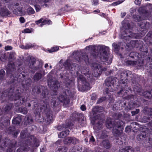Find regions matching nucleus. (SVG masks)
Wrapping results in <instances>:
<instances>
[{
  "instance_id": "obj_1",
  "label": "nucleus",
  "mask_w": 152,
  "mask_h": 152,
  "mask_svg": "<svg viewBox=\"0 0 152 152\" xmlns=\"http://www.w3.org/2000/svg\"><path fill=\"white\" fill-rule=\"evenodd\" d=\"M86 50L93 52L92 54L91 53H84L83 52H79L74 51L73 53L74 57L78 61L83 60L86 62H88L89 59H91L98 56L101 61L106 62L107 64L112 62V60L109 58V48L104 45H99L96 46L95 45H90L86 47Z\"/></svg>"
},
{
  "instance_id": "obj_2",
  "label": "nucleus",
  "mask_w": 152,
  "mask_h": 152,
  "mask_svg": "<svg viewBox=\"0 0 152 152\" xmlns=\"http://www.w3.org/2000/svg\"><path fill=\"white\" fill-rule=\"evenodd\" d=\"M116 117L115 120L108 118L106 120V125L108 129L113 128V133L114 136L116 137V143L118 145H121L123 142L120 140V136L122 133L124 126V123L122 121L119 120V118L122 116L121 114L118 113L115 114Z\"/></svg>"
},
{
  "instance_id": "obj_3",
  "label": "nucleus",
  "mask_w": 152,
  "mask_h": 152,
  "mask_svg": "<svg viewBox=\"0 0 152 152\" xmlns=\"http://www.w3.org/2000/svg\"><path fill=\"white\" fill-rule=\"evenodd\" d=\"M14 88L13 87L11 88L2 92L1 97L2 100L1 102H6L8 100L11 101H15L19 100L20 98V93L19 90L17 89L14 92Z\"/></svg>"
},
{
  "instance_id": "obj_4",
  "label": "nucleus",
  "mask_w": 152,
  "mask_h": 152,
  "mask_svg": "<svg viewBox=\"0 0 152 152\" xmlns=\"http://www.w3.org/2000/svg\"><path fill=\"white\" fill-rule=\"evenodd\" d=\"M7 75L10 77V83H14L17 81L19 82H22L24 80V76L23 74L18 73L12 64H9L7 71Z\"/></svg>"
},
{
  "instance_id": "obj_5",
  "label": "nucleus",
  "mask_w": 152,
  "mask_h": 152,
  "mask_svg": "<svg viewBox=\"0 0 152 152\" xmlns=\"http://www.w3.org/2000/svg\"><path fill=\"white\" fill-rule=\"evenodd\" d=\"M43 109L44 114L45 115L46 118L44 119L43 116L41 117L40 115H37L36 116L37 118H38V120L40 122H45L47 124H49L51 123L53 118V115L52 114V112L50 110L49 107L46 106L45 107L44 106L42 108Z\"/></svg>"
},
{
  "instance_id": "obj_6",
  "label": "nucleus",
  "mask_w": 152,
  "mask_h": 152,
  "mask_svg": "<svg viewBox=\"0 0 152 152\" xmlns=\"http://www.w3.org/2000/svg\"><path fill=\"white\" fill-rule=\"evenodd\" d=\"M131 30L130 24L129 23L125 24L121 29L122 32L121 35V38L126 40L130 38H136V34L132 33Z\"/></svg>"
},
{
  "instance_id": "obj_7",
  "label": "nucleus",
  "mask_w": 152,
  "mask_h": 152,
  "mask_svg": "<svg viewBox=\"0 0 152 152\" xmlns=\"http://www.w3.org/2000/svg\"><path fill=\"white\" fill-rule=\"evenodd\" d=\"M26 140V145L25 147L22 148L23 151H28L31 147H37L39 145L38 140L34 139V137L32 135L28 136Z\"/></svg>"
},
{
  "instance_id": "obj_8",
  "label": "nucleus",
  "mask_w": 152,
  "mask_h": 152,
  "mask_svg": "<svg viewBox=\"0 0 152 152\" xmlns=\"http://www.w3.org/2000/svg\"><path fill=\"white\" fill-rule=\"evenodd\" d=\"M71 95V92L69 89L65 90L64 92L63 93L60 95L58 98V99L60 102L63 103V105L65 107H66L69 103L70 99L69 96Z\"/></svg>"
},
{
  "instance_id": "obj_9",
  "label": "nucleus",
  "mask_w": 152,
  "mask_h": 152,
  "mask_svg": "<svg viewBox=\"0 0 152 152\" xmlns=\"http://www.w3.org/2000/svg\"><path fill=\"white\" fill-rule=\"evenodd\" d=\"M71 95V92L69 89L65 90L64 92L63 93L60 95L58 98V99L60 102L63 103V105L65 107H66L69 103L70 99L69 96Z\"/></svg>"
},
{
  "instance_id": "obj_10",
  "label": "nucleus",
  "mask_w": 152,
  "mask_h": 152,
  "mask_svg": "<svg viewBox=\"0 0 152 152\" xmlns=\"http://www.w3.org/2000/svg\"><path fill=\"white\" fill-rule=\"evenodd\" d=\"M118 79L116 77H108L107 78L105 81L104 86L105 88V91L108 94L109 91H112L113 88L116 80Z\"/></svg>"
},
{
  "instance_id": "obj_11",
  "label": "nucleus",
  "mask_w": 152,
  "mask_h": 152,
  "mask_svg": "<svg viewBox=\"0 0 152 152\" xmlns=\"http://www.w3.org/2000/svg\"><path fill=\"white\" fill-rule=\"evenodd\" d=\"M91 67L94 71L92 75L95 77L99 76L103 71L107 70L106 68L102 67L100 64L95 62L92 64Z\"/></svg>"
},
{
  "instance_id": "obj_12",
  "label": "nucleus",
  "mask_w": 152,
  "mask_h": 152,
  "mask_svg": "<svg viewBox=\"0 0 152 152\" xmlns=\"http://www.w3.org/2000/svg\"><path fill=\"white\" fill-rule=\"evenodd\" d=\"M102 116L99 117L97 115L94 117V118L96 120L95 124L94 126V129L96 131H98L103 128V120L104 119V115H101Z\"/></svg>"
},
{
  "instance_id": "obj_13",
  "label": "nucleus",
  "mask_w": 152,
  "mask_h": 152,
  "mask_svg": "<svg viewBox=\"0 0 152 152\" xmlns=\"http://www.w3.org/2000/svg\"><path fill=\"white\" fill-rule=\"evenodd\" d=\"M63 66L65 69L67 70L73 71L76 69L77 70V67H78L79 65L75 63H72L69 59L66 60L64 63Z\"/></svg>"
},
{
  "instance_id": "obj_14",
  "label": "nucleus",
  "mask_w": 152,
  "mask_h": 152,
  "mask_svg": "<svg viewBox=\"0 0 152 152\" xmlns=\"http://www.w3.org/2000/svg\"><path fill=\"white\" fill-rule=\"evenodd\" d=\"M129 73L131 74L130 72L128 71H124L119 73L118 77L119 78L121 79V83L123 84H124V86H126L128 82L127 77H129L128 75Z\"/></svg>"
},
{
  "instance_id": "obj_15",
  "label": "nucleus",
  "mask_w": 152,
  "mask_h": 152,
  "mask_svg": "<svg viewBox=\"0 0 152 152\" xmlns=\"http://www.w3.org/2000/svg\"><path fill=\"white\" fill-rule=\"evenodd\" d=\"M31 61L29 62L28 64L29 67L30 68L33 69V70L36 71L42 67L43 64L42 61H39L38 62L39 64L38 65V66H34V64L36 62L35 59L34 58H31Z\"/></svg>"
},
{
  "instance_id": "obj_16",
  "label": "nucleus",
  "mask_w": 152,
  "mask_h": 152,
  "mask_svg": "<svg viewBox=\"0 0 152 152\" xmlns=\"http://www.w3.org/2000/svg\"><path fill=\"white\" fill-rule=\"evenodd\" d=\"M77 68L80 70L81 74L86 76L88 78L92 77V75L91 74L89 68L87 66H84L79 65L78 67H77Z\"/></svg>"
},
{
  "instance_id": "obj_17",
  "label": "nucleus",
  "mask_w": 152,
  "mask_h": 152,
  "mask_svg": "<svg viewBox=\"0 0 152 152\" xmlns=\"http://www.w3.org/2000/svg\"><path fill=\"white\" fill-rule=\"evenodd\" d=\"M48 85L54 91L57 89L60 86V84L56 80L50 79L48 80Z\"/></svg>"
},
{
  "instance_id": "obj_18",
  "label": "nucleus",
  "mask_w": 152,
  "mask_h": 152,
  "mask_svg": "<svg viewBox=\"0 0 152 152\" xmlns=\"http://www.w3.org/2000/svg\"><path fill=\"white\" fill-rule=\"evenodd\" d=\"M65 71H66V74L64 75V73H61L60 75V77L65 80L64 82L66 84V86L67 87L69 88L70 87V85L72 83V81L69 79L68 76V73H67L66 70L64 71V72Z\"/></svg>"
},
{
  "instance_id": "obj_19",
  "label": "nucleus",
  "mask_w": 152,
  "mask_h": 152,
  "mask_svg": "<svg viewBox=\"0 0 152 152\" xmlns=\"http://www.w3.org/2000/svg\"><path fill=\"white\" fill-rule=\"evenodd\" d=\"M32 80L30 78H27L23 80L21 83L22 87L25 90L29 89L32 83Z\"/></svg>"
},
{
  "instance_id": "obj_20",
  "label": "nucleus",
  "mask_w": 152,
  "mask_h": 152,
  "mask_svg": "<svg viewBox=\"0 0 152 152\" xmlns=\"http://www.w3.org/2000/svg\"><path fill=\"white\" fill-rule=\"evenodd\" d=\"M92 111L93 113L94 117L95 115L96 116L97 115L99 117H101L102 116L101 115H103L102 113L96 114L98 113L102 112L103 111V107L100 106H96L92 108Z\"/></svg>"
},
{
  "instance_id": "obj_21",
  "label": "nucleus",
  "mask_w": 152,
  "mask_h": 152,
  "mask_svg": "<svg viewBox=\"0 0 152 152\" xmlns=\"http://www.w3.org/2000/svg\"><path fill=\"white\" fill-rule=\"evenodd\" d=\"M79 86H77L78 88V90L81 91H83L89 89L91 88L89 83L86 80L82 83V84Z\"/></svg>"
},
{
  "instance_id": "obj_22",
  "label": "nucleus",
  "mask_w": 152,
  "mask_h": 152,
  "mask_svg": "<svg viewBox=\"0 0 152 152\" xmlns=\"http://www.w3.org/2000/svg\"><path fill=\"white\" fill-rule=\"evenodd\" d=\"M149 130L148 129H147L145 131L141 132L137 136V140L139 141H142L144 140L147 137V132Z\"/></svg>"
},
{
  "instance_id": "obj_23",
  "label": "nucleus",
  "mask_w": 152,
  "mask_h": 152,
  "mask_svg": "<svg viewBox=\"0 0 152 152\" xmlns=\"http://www.w3.org/2000/svg\"><path fill=\"white\" fill-rule=\"evenodd\" d=\"M138 25L140 27V29H141V31H142L146 30L150 27L149 23L146 21L142 22L141 23H139Z\"/></svg>"
},
{
  "instance_id": "obj_24",
  "label": "nucleus",
  "mask_w": 152,
  "mask_h": 152,
  "mask_svg": "<svg viewBox=\"0 0 152 152\" xmlns=\"http://www.w3.org/2000/svg\"><path fill=\"white\" fill-rule=\"evenodd\" d=\"M41 94L42 98L45 99H48L50 96L49 91L46 88L43 87V89Z\"/></svg>"
},
{
  "instance_id": "obj_25",
  "label": "nucleus",
  "mask_w": 152,
  "mask_h": 152,
  "mask_svg": "<svg viewBox=\"0 0 152 152\" xmlns=\"http://www.w3.org/2000/svg\"><path fill=\"white\" fill-rule=\"evenodd\" d=\"M43 89V86H35L32 89V94L34 95H36L40 93L41 89Z\"/></svg>"
},
{
  "instance_id": "obj_26",
  "label": "nucleus",
  "mask_w": 152,
  "mask_h": 152,
  "mask_svg": "<svg viewBox=\"0 0 152 152\" xmlns=\"http://www.w3.org/2000/svg\"><path fill=\"white\" fill-rule=\"evenodd\" d=\"M111 143L108 140H103L100 143V145L105 148L106 149H109L111 147Z\"/></svg>"
},
{
  "instance_id": "obj_27",
  "label": "nucleus",
  "mask_w": 152,
  "mask_h": 152,
  "mask_svg": "<svg viewBox=\"0 0 152 152\" xmlns=\"http://www.w3.org/2000/svg\"><path fill=\"white\" fill-rule=\"evenodd\" d=\"M76 74L77 76L78 86H79V85H81L82 83L86 80L82 75L79 73L77 71H76Z\"/></svg>"
},
{
  "instance_id": "obj_28",
  "label": "nucleus",
  "mask_w": 152,
  "mask_h": 152,
  "mask_svg": "<svg viewBox=\"0 0 152 152\" xmlns=\"http://www.w3.org/2000/svg\"><path fill=\"white\" fill-rule=\"evenodd\" d=\"M73 125V124L71 123V122H69L68 123H66L65 124H63L62 125H59L57 127V129L59 131H61L64 129H65L68 127H70V126Z\"/></svg>"
},
{
  "instance_id": "obj_29",
  "label": "nucleus",
  "mask_w": 152,
  "mask_h": 152,
  "mask_svg": "<svg viewBox=\"0 0 152 152\" xmlns=\"http://www.w3.org/2000/svg\"><path fill=\"white\" fill-rule=\"evenodd\" d=\"M133 90L136 94H138L139 95H142V90L141 86L139 84H137L134 86Z\"/></svg>"
},
{
  "instance_id": "obj_30",
  "label": "nucleus",
  "mask_w": 152,
  "mask_h": 152,
  "mask_svg": "<svg viewBox=\"0 0 152 152\" xmlns=\"http://www.w3.org/2000/svg\"><path fill=\"white\" fill-rule=\"evenodd\" d=\"M127 84L126 85H127ZM123 85V86L122 85V89L120 90V91L118 92V94H121L124 95V93H127L126 91L128 90L132 91L131 89L129 87H128V86H124V84Z\"/></svg>"
},
{
  "instance_id": "obj_31",
  "label": "nucleus",
  "mask_w": 152,
  "mask_h": 152,
  "mask_svg": "<svg viewBox=\"0 0 152 152\" xmlns=\"http://www.w3.org/2000/svg\"><path fill=\"white\" fill-rule=\"evenodd\" d=\"M0 14L1 16H4L8 15L10 13L5 7H1L0 8Z\"/></svg>"
},
{
  "instance_id": "obj_32",
  "label": "nucleus",
  "mask_w": 152,
  "mask_h": 152,
  "mask_svg": "<svg viewBox=\"0 0 152 152\" xmlns=\"http://www.w3.org/2000/svg\"><path fill=\"white\" fill-rule=\"evenodd\" d=\"M134 148L130 146H126L119 150V152H134Z\"/></svg>"
},
{
  "instance_id": "obj_33",
  "label": "nucleus",
  "mask_w": 152,
  "mask_h": 152,
  "mask_svg": "<svg viewBox=\"0 0 152 152\" xmlns=\"http://www.w3.org/2000/svg\"><path fill=\"white\" fill-rule=\"evenodd\" d=\"M60 104V102L58 99L55 97L53 98L51 101V105L53 107H55Z\"/></svg>"
},
{
  "instance_id": "obj_34",
  "label": "nucleus",
  "mask_w": 152,
  "mask_h": 152,
  "mask_svg": "<svg viewBox=\"0 0 152 152\" xmlns=\"http://www.w3.org/2000/svg\"><path fill=\"white\" fill-rule=\"evenodd\" d=\"M11 141L10 139L6 138H5L4 140L3 141V146H7V144L10 145V144H11L12 148H13L15 147V144L16 143L15 142V144L11 143Z\"/></svg>"
},
{
  "instance_id": "obj_35",
  "label": "nucleus",
  "mask_w": 152,
  "mask_h": 152,
  "mask_svg": "<svg viewBox=\"0 0 152 152\" xmlns=\"http://www.w3.org/2000/svg\"><path fill=\"white\" fill-rule=\"evenodd\" d=\"M21 118L20 116H18L14 118L12 121L13 124L19 125L21 121Z\"/></svg>"
},
{
  "instance_id": "obj_36",
  "label": "nucleus",
  "mask_w": 152,
  "mask_h": 152,
  "mask_svg": "<svg viewBox=\"0 0 152 152\" xmlns=\"http://www.w3.org/2000/svg\"><path fill=\"white\" fill-rule=\"evenodd\" d=\"M151 92V90L150 91H147L142 92V95L145 98L149 99L152 98V94Z\"/></svg>"
},
{
  "instance_id": "obj_37",
  "label": "nucleus",
  "mask_w": 152,
  "mask_h": 152,
  "mask_svg": "<svg viewBox=\"0 0 152 152\" xmlns=\"http://www.w3.org/2000/svg\"><path fill=\"white\" fill-rule=\"evenodd\" d=\"M69 132L68 130H66L65 131H62L58 134V137L59 138H62L65 137L69 134Z\"/></svg>"
},
{
  "instance_id": "obj_38",
  "label": "nucleus",
  "mask_w": 152,
  "mask_h": 152,
  "mask_svg": "<svg viewBox=\"0 0 152 152\" xmlns=\"http://www.w3.org/2000/svg\"><path fill=\"white\" fill-rule=\"evenodd\" d=\"M130 45L132 47H136V48H138V45L139 44H141V41H138L137 40H132L130 42Z\"/></svg>"
},
{
  "instance_id": "obj_39",
  "label": "nucleus",
  "mask_w": 152,
  "mask_h": 152,
  "mask_svg": "<svg viewBox=\"0 0 152 152\" xmlns=\"http://www.w3.org/2000/svg\"><path fill=\"white\" fill-rule=\"evenodd\" d=\"M121 43H120L119 45H118L115 43H114L113 44L112 46L114 48V51L115 53H118L119 49V48L121 45Z\"/></svg>"
},
{
  "instance_id": "obj_40",
  "label": "nucleus",
  "mask_w": 152,
  "mask_h": 152,
  "mask_svg": "<svg viewBox=\"0 0 152 152\" xmlns=\"http://www.w3.org/2000/svg\"><path fill=\"white\" fill-rule=\"evenodd\" d=\"M42 77V75L40 73H36L34 77L33 78L35 80L38 81Z\"/></svg>"
},
{
  "instance_id": "obj_41",
  "label": "nucleus",
  "mask_w": 152,
  "mask_h": 152,
  "mask_svg": "<svg viewBox=\"0 0 152 152\" xmlns=\"http://www.w3.org/2000/svg\"><path fill=\"white\" fill-rule=\"evenodd\" d=\"M13 107V104L10 103L6 105L4 110L5 111H9L11 110Z\"/></svg>"
},
{
  "instance_id": "obj_42",
  "label": "nucleus",
  "mask_w": 152,
  "mask_h": 152,
  "mask_svg": "<svg viewBox=\"0 0 152 152\" xmlns=\"http://www.w3.org/2000/svg\"><path fill=\"white\" fill-rule=\"evenodd\" d=\"M67 148L65 146H61L57 149L56 152H66L67 151Z\"/></svg>"
},
{
  "instance_id": "obj_43",
  "label": "nucleus",
  "mask_w": 152,
  "mask_h": 152,
  "mask_svg": "<svg viewBox=\"0 0 152 152\" xmlns=\"http://www.w3.org/2000/svg\"><path fill=\"white\" fill-rule=\"evenodd\" d=\"M139 50L140 51L145 52L147 53L148 52V49L146 46L141 45L140 47H138Z\"/></svg>"
},
{
  "instance_id": "obj_44",
  "label": "nucleus",
  "mask_w": 152,
  "mask_h": 152,
  "mask_svg": "<svg viewBox=\"0 0 152 152\" xmlns=\"http://www.w3.org/2000/svg\"><path fill=\"white\" fill-rule=\"evenodd\" d=\"M26 101V99L25 98H22V100H19L18 102L15 103L16 106H18L23 104Z\"/></svg>"
},
{
  "instance_id": "obj_45",
  "label": "nucleus",
  "mask_w": 152,
  "mask_h": 152,
  "mask_svg": "<svg viewBox=\"0 0 152 152\" xmlns=\"http://www.w3.org/2000/svg\"><path fill=\"white\" fill-rule=\"evenodd\" d=\"M107 134V132L105 131H102L100 137V138L103 139L106 138L108 136Z\"/></svg>"
},
{
  "instance_id": "obj_46",
  "label": "nucleus",
  "mask_w": 152,
  "mask_h": 152,
  "mask_svg": "<svg viewBox=\"0 0 152 152\" xmlns=\"http://www.w3.org/2000/svg\"><path fill=\"white\" fill-rule=\"evenodd\" d=\"M6 53H3L2 51H0V59L1 61H4L6 59Z\"/></svg>"
},
{
  "instance_id": "obj_47",
  "label": "nucleus",
  "mask_w": 152,
  "mask_h": 152,
  "mask_svg": "<svg viewBox=\"0 0 152 152\" xmlns=\"http://www.w3.org/2000/svg\"><path fill=\"white\" fill-rule=\"evenodd\" d=\"M63 142L64 144H70L71 143V137H68L65 138Z\"/></svg>"
},
{
  "instance_id": "obj_48",
  "label": "nucleus",
  "mask_w": 152,
  "mask_h": 152,
  "mask_svg": "<svg viewBox=\"0 0 152 152\" xmlns=\"http://www.w3.org/2000/svg\"><path fill=\"white\" fill-rule=\"evenodd\" d=\"M27 109L25 107H21L18 108V111L23 114H26L27 113Z\"/></svg>"
},
{
  "instance_id": "obj_49",
  "label": "nucleus",
  "mask_w": 152,
  "mask_h": 152,
  "mask_svg": "<svg viewBox=\"0 0 152 152\" xmlns=\"http://www.w3.org/2000/svg\"><path fill=\"white\" fill-rule=\"evenodd\" d=\"M138 54L137 53L134 52H132L129 54L130 57L133 58H138Z\"/></svg>"
},
{
  "instance_id": "obj_50",
  "label": "nucleus",
  "mask_w": 152,
  "mask_h": 152,
  "mask_svg": "<svg viewBox=\"0 0 152 152\" xmlns=\"http://www.w3.org/2000/svg\"><path fill=\"white\" fill-rule=\"evenodd\" d=\"M137 107V104L131 102L129 104L128 108L130 110H132Z\"/></svg>"
},
{
  "instance_id": "obj_51",
  "label": "nucleus",
  "mask_w": 152,
  "mask_h": 152,
  "mask_svg": "<svg viewBox=\"0 0 152 152\" xmlns=\"http://www.w3.org/2000/svg\"><path fill=\"white\" fill-rule=\"evenodd\" d=\"M150 120V118L148 116H144L142 119V121L145 123Z\"/></svg>"
},
{
  "instance_id": "obj_52",
  "label": "nucleus",
  "mask_w": 152,
  "mask_h": 152,
  "mask_svg": "<svg viewBox=\"0 0 152 152\" xmlns=\"http://www.w3.org/2000/svg\"><path fill=\"white\" fill-rule=\"evenodd\" d=\"M133 17L135 19V20L137 21H139L144 19V18H143L141 16L138 15H134Z\"/></svg>"
},
{
  "instance_id": "obj_53",
  "label": "nucleus",
  "mask_w": 152,
  "mask_h": 152,
  "mask_svg": "<svg viewBox=\"0 0 152 152\" xmlns=\"http://www.w3.org/2000/svg\"><path fill=\"white\" fill-rule=\"evenodd\" d=\"M125 62L126 64L128 65H134V61L131 60H125Z\"/></svg>"
},
{
  "instance_id": "obj_54",
  "label": "nucleus",
  "mask_w": 152,
  "mask_h": 152,
  "mask_svg": "<svg viewBox=\"0 0 152 152\" xmlns=\"http://www.w3.org/2000/svg\"><path fill=\"white\" fill-rule=\"evenodd\" d=\"M35 12L34 9L31 7H30L27 9V13L28 15H30L34 14Z\"/></svg>"
},
{
  "instance_id": "obj_55",
  "label": "nucleus",
  "mask_w": 152,
  "mask_h": 152,
  "mask_svg": "<svg viewBox=\"0 0 152 152\" xmlns=\"http://www.w3.org/2000/svg\"><path fill=\"white\" fill-rule=\"evenodd\" d=\"M25 118L26 119V123L27 122L28 123V124H31V122L32 121V119L30 116H27Z\"/></svg>"
},
{
  "instance_id": "obj_56",
  "label": "nucleus",
  "mask_w": 152,
  "mask_h": 152,
  "mask_svg": "<svg viewBox=\"0 0 152 152\" xmlns=\"http://www.w3.org/2000/svg\"><path fill=\"white\" fill-rule=\"evenodd\" d=\"M51 22V21L50 20H44L43 19L42 22V23L41 24L40 26H42L46 24H50Z\"/></svg>"
},
{
  "instance_id": "obj_57",
  "label": "nucleus",
  "mask_w": 152,
  "mask_h": 152,
  "mask_svg": "<svg viewBox=\"0 0 152 152\" xmlns=\"http://www.w3.org/2000/svg\"><path fill=\"white\" fill-rule=\"evenodd\" d=\"M134 95L131 94L126 96L125 97H124V98H125V99L127 100L130 99V100L133 101V100H134Z\"/></svg>"
},
{
  "instance_id": "obj_58",
  "label": "nucleus",
  "mask_w": 152,
  "mask_h": 152,
  "mask_svg": "<svg viewBox=\"0 0 152 152\" xmlns=\"http://www.w3.org/2000/svg\"><path fill=\"white\" fill-rule=\"evenodd\" d=\"M5 74V72L3 69L0 70V79L3 80Z\"/></svg>"
},
{
  "instance_id": "obj_59",
  "label": "nucleus",
  "mask_w": 152,
  "mask_h": 152,
  "mask_svg": "<svg viewBox=\"0 0 152 152\" xmlns=\"http://www.w3.org/2000/svg\"><path fill=\"white\" fill-rule=\"evenodd\" d=\"M15 128L13 126L10 127L7 130V132L10 133L11 132H15Z\"/></svg>"
},
{
  "instance_id": "obj_60",
  "label": "nucleus",
  "mask_w": 152,
  "mask_h": 152,
  "mask_svg": "<svg viewBox=\"0 0 152 152\" xmlns=\"http://www.w3.org/2000/svg\"><path fill=\"white\" fill-rule=\"evenodd\" d=\"M79 142V140L75 137H71V143L75 144Z\"/></svg>"
},
{
  "instance_id": "obj_61",
  "label": "nucleus",
  "mask_w": 152,
  "mask_h": 152,
  "mask_svg": "<svg viewBox=\"0 0 152 152\" xmlns=\"http://www.w3.org/2000/svg\"><path fill=\"white\" fill-rule=\"evenodd\" d=\"M27 133L26 131L25 130L22 131L20 133V137L22 138H24L26 137V135Z\"/></svg>"
},
{
  "instance_id": "obj_62",
  "label": "nucleus",
  "mask_w": 152,
  "mask_h": 152,
  "mask_svg": "<svg viewBox=\"0 0 152 152\" xmlns=\"http://www.w3.org/2000/svg\"><path fill=\"white\" fill-rule=\"evenodd\" d=\"M140 111L139 109H136L135 110L132 111L131 113L132 116L134 115H135L138 114Z\"/></svg>"
},
{
  "instance_id": "obj_63",
  "label": "nucleus",
  "mask_w": 152,
  "mask_h": 152,
  "mask_svg": "<svg viewBox=\"0 0 152 152\" xmlns=\"http://www.w3.org/2000/svg\"><path fill=\"white\" fill-rule=\"evenodd\" d=\"M15 54L12 52L11 53L9 56V58L11 59H14L15 58Z\"/></svg>"
},
{
  "instance_id": "obj_64",
  "label": "nucleus",
  "mask_w": 152,
  "mask_h": 152,
  "mask_svg": "<svg viewBox=\"0 0 152 152\" xmlns=\"http://www.w3.org/2000/svg\"><path fill=\"white\" fill-rule=\"evenodd\" d=\"M105 100V97H102L99 99L98 101H97V104L100 103L104 101Z\"/></svg>"
}]
</instances>
